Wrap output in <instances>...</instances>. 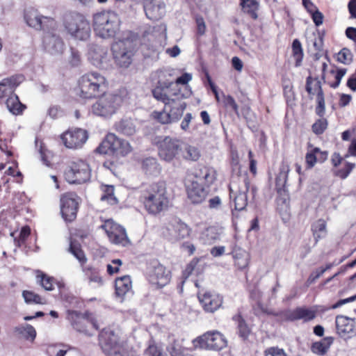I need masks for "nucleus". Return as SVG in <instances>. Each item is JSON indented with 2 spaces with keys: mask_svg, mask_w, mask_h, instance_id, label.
I'll return each mask as SVG.
<instances>
[{
  "mask_svg": "<svg viewBox=\"0 0 356 356\" xmlns=\"http://www.w3.org/2000/svg\"><path fill=\"white\" fill-rule=\"evenodd\" d=\"M141 198L145 210L154 216L168 210L169 207L170 201L164 182L153 183L148 186Z\"/></svg>",
  "mask_w": 356,
  "mask_h": 356,
  "instance_id": "f257e3e1",
  "label": "nucleus"
},
{
  "mask_svg": "<svg viewBox=\"0 0 356 356\" xmlns=\"http://www.w3.org/2000/svg\"><path fill=\"white\" fill-rule=\"evenodd\" d=\"M127 96L125 90L113 93H103L92 104V113L100 117L109 118L122 106Z\"/></svg>",
  "mask_w": 356,
  "mask_h": 356,
  "instance_id": "f03ea898",
  "label": "nucleus"
},
{
  "mask_svg": "<svg viewBox=\"0 0 356 356\" xmlns=\"http://www.w3.org/2000/svg\"><path fill=\"white\" fill-rule=\"evenodd\" d=\"M79 96L83 99H92L105 92L108 83L104 76L97 72L83 75L79 81Z\"/></svg>",
  "mask_w": 356,
  "mask_h": 356,
  "instance_id": "7ed1b4c3",
  "label": "nucleus"
},
{
  "mask_svg": "<svg viewBox=\"0 0 356 356\" xmlns=\"http://www.w3.org/2000/svg\"><path fill=\"white\" fill-rule=\"evenodd\" d=\"M63 25L67 33L74 38L86 40L90 36L91 29L86 17L77 12H70L64 15Z\"/></svg>",
  "mask_w": 356,
  "mask_h": 356,
  "instance_id": "20e7f679",
  "label": "nucleus"
},
{
  "mask_svg": "<svg viewBox=\"0 0 356 356\" xmlns=\"http://www.w3.org/2000/svg\"><path fill=\"white\" fill-rule=\"evenodd\" d=\"M93 27L102 38H113L120 29L118 16L114 12L103 11L93 15Z\"/></svg>",
  "mask_w": 356,
  "mask_h": 356,
  "instance_id": "39448f33",
  "label": "nucleus"
},
{
  "mask_svg": "<svg viewBox=\"0 0 356 356\" xmlns=\"http://www.w3.org/2000/svg\"><path fill=\"white\" fill-rule=\"evenodd\" d=\"M99 340L106 356H129L126 344L113 331L103 330L99 335Z\"/></svg>",
  "mask_w": 356,
  "mask_h": 356,
  "instance_id": "423d86ee",
  "label": "nucleus"
},
{
  "mask_svg": "<svg viewBox=\"0 0 356 356\" xmlns=\"http://www.w3.org/2000/svg\"><path fill=\"white\" fill-rule=\"evenodd\" d=\"M161 159L170 163L174 159H179L182 150V143L176 138L159 136L155 139Z\"/></svg>",
  "mask_w": 356,
  "mask_h": 356,
  "instance_id": "0eeeda50",
  "label": "nucleus"
},
{
  "mask_svg": "<svg viewBox=\"0 0 356 356\" xmlns=\"http://www.w3.org/2000/svg\"><path fill=\"white\" fill-rule=\"evenodd\" d=\"M111 49L116 64L122 67H128L132 61L136 43L131 38L119 40L113 44Z\"/></svg>",
  "mask_w": 356,
  "mask_h": 356,
  "instance_id": "6e6552de",
  "label": "nucleus"
},
{
  "mask_svg": "<svg viewBox=\"0 0 356 356\" xmlns=\"http://www.w3.org/2000/svg\"><path fill=\"white\" fill-rule=\"evenodd\" d=\"M67 319L70 321L74 330L88 336L92 335V334L89 333L86 329L88 324H90L95 330H99L97 321L88 312L81 313L78 311L67 310Z\"/></svg>",
  "mask_w": 356,
  "mask_h": 356,
  "instance_id": "1a4fd4ad",
  "label": "nucleus"
},
{
  "mask_svg": "<svg viewBox=\"0 0 356 356\" xmlns=\"http://www.w3.org/2000/svg\"><path fill=\"white\" fill-rule=\"evenodd\" d=\"M193 343L195 348L218 351L227 346V341L219 332L211 331L195 339Z\"/></svg>",
  "mask_w": 356,
  "mask_h": 356,
  "instance_id": "9d476101",
  "label": "nucleus"
},
{
  "mask_svg": "<svg viewBox=\"0 0 356 356\" xmlns=\"http://www.w3.org/2000/svg\"><path fill=\"white\" fill-rule=\"evenodd\" d=\"M64 175L66 181L70 184H81L90 180L91 170L86 162L79 160L72 163Z\"/></svg>",
  "mask_w": 356,
  "mask_h": 356,
  "instance_id": "9b49d317",
  "label": "nucleus"
},
{
  "mask_svg": "<svg viewBox=\"0 0 356 356\" xmlns=\"http://www.w3.org/2000/svg\"><path fill=\"white\" fill-rule=\"evenodd\" d=\"M242 184L237 186L234 183L229 185V197L237 211L244 210L248 205L247 193L250 189V180L247 175L241 177Z\"/></svg>",
  "mask_w": 356,
  "mask_h": 356,
  "instance_id": "f8f14e48",
  "label": "nucleus"
},
{
  "mask_svg": "<svg viewBox=\"0 0 356 356\" xmlns=\"http://www.w3.org/2000/svg\"><path fill=\"white\" fill-rule=\"evenodd\" d=\"M318 310L316 307H298L295 309H286L281 311L282 321H296L302 320L303 322H309L314 320L317 315Z\"/></svg>",
  "mask_w": 356,
  "mask_h": 356,
  "instance_id": "ddd939ff",
  "label": "nucleus"
},
{
  "mask_svg": "<svg viewBox=\"0 0 356 356\" xmlns=\"http://www.w3.org/2000/svg\"><path fill=\"white\" fill-rule=\"evenodd\" d=\"M316 81L314 87L312 88V84L313 83L314 79L312 76H308L306 79V86L305 90L310 95V99L313 98V96L316 92V101L317 105L315 108V113L319 117H323L325 113V95L324 92L322 88V85L321 81L318 80V79H315Z\"/></svg>",
  "mask_w": 356,
  "mask_h": 356,
  "instance_id": "4468645a",
  "label": "nucleus"
},
{
  "mask_svg": "<svg viewBox=\"0 0 356 356\" xmlns=\"http://www.w3.org/2000/svg\"><path fill=\"white\" fill-rule=\"evenodd\" d=\"M100 227L105 230L111 243L122 246H126L129 243L126 230L123 227L107 220Z\"/></svg>",
  "mask_w": 356,
  "mask_h": 356,
  "instance_id": "2eb2a0df",
  "label": "nucleus"
},
{
  "mask_svg": "<svg viewBox=\"0 0 356 356\" xmlns=\"http://www.w3.org/2000/svg\"><path fill=\"white\" fill-rule=\"evenodd\" d=\"M148 276L149 282L159 287L165 286L170 280V271L158 261H153L150 264Z\"/></svg>",
  "mask_w": 356,
  "mask_h": 356,
  "instance_id": "dca6fc26",
  "label": "nucleus"
},
{
  "mask_svg": "<svg viewBox=\"0 0 356 356\" xmlns=\"http://www.w3.org/2000/svg\"><path fill=\"white\" fill-rule=\"evenodd\" d=\"M88 138V132L80 128L69 129L61 135L65 146L70 149L81 147Z\"/></svg>",
  "mask_w": 356,
  "mask_h": 356,
  "instance_id": "f3484780",
  "label": "nucleus"
},
{
  "mask_svg": "<svg viewBox=\"0 0 356 356\" xmlns=\"http://www.w3.org/2000/svg\"><path fill=\"white\" fill-rule=\"evenodd\" d=\"M197 298L204 310L210 313H213L218 309L223 302L221 296L204 289L199 290Z\"/></svg>",
  "mask_w": 356,
  "mask_h": 356,
  "instance_id": "a211bd4d",
  "label": "nucleus"
},
{
  "mask_svg": "<svg viewBox=\"0 0 356 356\" xmlns=\"http://www.w3.org/2000/svg\"><path fill=\"white\" fill-rule=\"evenodd\" d=\"M154 99L163 103L165 105L169 104L179 97H182L183 93L177 86H168L165 85H156L152 90Z\"/></svg>",
  "mask_w": 356,
  "mask_h": 356,
  "instance_id": "6ab92c4d",
  "label": "nucleus"
},
{
  "mask_svg": "<svg viewBox=\"0 0 356 356\" xmlns=\"http://www.w3.org/2000/svg\"><path fill=\"white\" fill-rule=\"evenodd\" d=\"M24 19L28 26L36 30H46L49 26L54 27L56 24L52 18L42 16L36 10L33 8L25 11Z\"/></svg>",
  "mask_w": 356,
  "mask_h": 356,
  "instance_id": "aec40b11",
  "label": "nucleus"
},
{
  "mask_svg": "<svg viewBox=\"0 0 356 356\" xmlns=\"http://www.w3.org/2000/svg\"><path fill=\"white\" fill-rule=\"evenodd\" d=\"M165 236L170 241H179L188 237L191 229L188 226L180 220L174 218L167 225Z\"/></svg>",
  "mask_w": 356,
  "mask_h": 356,
  "instance_id": "412c9836",
  "label": "nucleus"
},
{
  "mask_svg": "<svg viewBox=\"0 0 356 356\" xmlns=\"http://www.w3.org/2000/svg\"><path fill=\"white\" fill-rule=\"evenodd\" d=\"M335 323L337 332L340 337L348 339L356 335V323L353 318L337 316Z\"/></svg>",
  "mask_w": 356,
  "mask_h": 356,
  "instance_id": "4be33fe9",
  "label": "nucleus"
},
{
  "mask_svg": "<svg viewBox=\"0 0 356 356\" xmlns=\"http://www.w3.org/2000/svg\"><path fill=\"white\" fill-rule=\"evenodd\" d=\"M78 202L72 194L64 195L60 198V211L66 221L72 222L76 217Z\"/></svg>",
  "mask_w": 356,
  "mask_h": 356,
  "instance_id": "5701e85b",
  "label": "nucleus"
},
{
  "mask_svg": "<svg viewBox=\"0 0 356 356\" xmlns=\"http://www.w3.org/2000/svg\"><path fill=\"white\" fill-rule=\"evenodd\" d=\"M43 45L45 50L52 55L61 54L64 49V43L60 37L51 32L45 33Z\"/></svg>",
  "mask_w": 356,
  "mask_h": 356,
  "instance_id": "b1692460",
  "label": "nucleus"
},
{
  "mask_svg": "<svg viewBox=\"0 0 356 356\" xmlns=\"http://www.w3.org/2000/svg\"><path fill=\"white\" fill-rule=\"evenodd\" d=\"M22 74H15L3 79L0 82V99L13 95L16 88L24 81Z\"/></svg>",
  "mask_w": 356,
  "mask_h": 356,
  "instance_id": "393cba45",
  "label": "nucleus"
},
{
  "mask_svg": "<svg viewBox=\"0 0 356 356\" xmlns=\"http://www.w3.org/2000/svg\"><path fill=\"white\" fill-rule=\"evenodd\" d=\"M144 10L147 18L157 21L165 15V5L162 0L146 1Z\"/></svg>",
  "mask_w": 356,
  "mask_h": 356,
  "instance_id": "a878e982",
  "label": "nucleus"
},
{
  "mask_svg": "<svg viewBox=\"0 0 356 356\" xmlns=\"http://www.w3.org/2000/svg\"><path fill=\"white\" fill-rule=\"evenodd\" d=\"M185 98L186 96L183 94L182 97H179L165 105V109L168 111L173 122L178 121L183 115L186 108V103L184 102Z\"/></svg>",
  "mask_w": 356,
  "mask_h": 356,
  "instance_id": "bb28decb",
  "label": "nucleus"
},
{
  "mask_svg": "<svg viewBox=\"0 0 356 356\" xmlns=\"http://www.w3.org/2000/svg\"><path fill=\"white\" fill-rule=\"evenodd\" d=\"M90 58L93 65L106 70L110 66V56L106 49L97 47L90 53Z\"/></svg>",
  "mask_w": 356,
  "mask_h": 356,
  "instance_id": "cd10ccee",
  "label": "nucleus"
},
{
  "mask_svg": "<svg viewBox=\"0 0 356 356\" xmlns=\"http://www.w3.org/2000/svg\"><path fill=\"white\" fill-rule=\"evenodd\" d=\"M207 191L197 181H193L188 190V197L193 204L201 203L207 197Z\"/></svg>",
  "mask_w": 356,
  "mask_h": 356,
  "instance_id": "c85d7f7f",
  "label": "nucleus"
},
{
  "mask_svg": "<svg viewBox=\"0 0 356 356\" xmlns=\"http://www.w3.org/2000/svg\"><path fill=\"white\" fill-rule=\"evenodd\" d=\"M113 154L125 156L132 152V147L126 140L113 134Z\"/></svg>",
  "mask_w": 356,
  "mask_h": 356,
  "instance_id": "c756f323",
  "label": "nucleus"
},
{
  "mask_svg": "<svg viewBox=\"0 0 356 356\" xmlns=\"http://www.w3.org/2000/svg\"><path fill=\"white\" fill-rule=\"evenodd\" d=\"M115 130L124 136H131L136 132V127L131 118H123L115 124Z\"/></svg>",
  "mask_w": 356,
  "mask_h": 356,
  "instance_id": "7c9ffc66",
  "label": "nucleus"
},
{
  "mask_svg": "<svg viewBox=\"0 0 356 356\" xmlns=\"http://www.w3.org/2000/svg\"><path fill=\"white\" fill-rule=\"evenodd\" d=\"M13 331L19 337L31 342L34 341L37 334L35 329L27 323L15 327Z\"/></svg>",
  "mask_w": 356,
  "mask_h": 356,
  "instance_id": "2f4dec72",
  "label": "nucleus"
},
{
  "mask_svg": "<svg viewBox=\"0 0 356 356\" xmlns=\"http://www.w3.org/2000/svg\"><path fill=\"white\" fill-rule=\"evenodd\" d=\"M115 293L119 297L124 296L131 289V281L129 275L118 277L115 282Z\"/></svg>",
  "mask_w": 356,
  "mask_h": 356,
  "instance_id": "473e14b6",
  "label": "nucleus"
},
{
  "mask_svg": "<svg viewBox=\"0 0 356 356\" xmlns=\"http://www.w3.org/2000/svg\"><path fill=\"white\" fill-rule=\"evenodd\" d=\"M201 156L200 149L188 144H182V150L180 154V158L188 161H197Z\"/></svg>",
  "mask_w": 356,
  "mask_h": 356,
  "instance_id": "72a5a7b5",
  "label": "nucleus"
},
{
  "mask_svg": "<svg viewBox=\"0 0 356 356\" xmlns=\"http://www.w3.org/2000/svg\"><path fill=\"white\" fill-rule=\"evenodd\" d=\"M334 339L332 337H325L323 341H316L312 343L311 350L316 355H324L328 351L333 343Z\"/></svg>",
  "mask_w": 356,
  "mask_h": 356,
  "instance_id": "f704fd0d",
  "label": "nucleus"
},
{
  "mask_svg": "<svg viewBox=\"0 0 356 356\" xmlns=\"http://www.w3.org/2000/svg\"><path fill=\"white\" fill-rule=\"evenodd\" d=\"M142 168L146 174L150 175H157L161 171L160 165L154 157L144 159L142 161Z\"/></svg>",
  "mask_w": 356,
  "mask_h": 356,
  "instance_id": "c9c22d12",
  "label": "nucleus"
},
{
  "mask_svg": "<svg viewBox=\"0 0 356 356\" xmlns=\"http://www.w3.org/2000/svg\"><path fill=\"white\" fill-rule=\"evenodd\" d=\"M235 265L241 270L245 268L250 261V254L245 250L238 248L233 251Z\"/></svg>",
  "mask_w": 356,
  "mask_h": 356,
  "instance_id": "e433bc0d",
  "label": "nucleus"
},
{
  "mask_svg": "<svg viewBox=\"0 0 356 356\" xmlns=\"http://www.w3.org/2000/svg\"><path fill=\"white\" fill-rule=\"evenodd\" d=\"M6 104L8 111L13 115L21 114L26 108V106L20 102L18 96L15 94L8 97Z\"/></svg>",
  "mask_w": 356,
  "mask_h": 356,
  "instance_id": "4c0bfd02",
  "label": "nucleus"
},
{
  "mask_svg": "<svg viewBox=\"0 0 356 356\" xmlns=\"http://www.w3.org/2000/svg\"><path fill=\"white\" fill-rule=\"evenodd\" d=\"M289 166L286 164H282L280 168V172L275 179V186L278 193L284 191V187L288 179Z\"/></svg>",
  "mask_w": 356,
  "mask_h": 356,
  "instance_id": "58836bf2",
  "label": "nucleus"
},
{
  "mask_svg": "<svg viewBox=\"0 0 356 356\" xmlns=\"http://www.w3.org/2000/svg\"><path fill=\"white\" fill-rule=\"evenodd\" d=\"M157 76V82L156 85H165L168 86H177L175 83V79L172 76L170 70H160L156 72Z\"/></svg>",
  "mask_w": 356,
  "mask_h": 356,
  "instance_id": "ea45409f",
  "label": "nucleus"
},
{
  "mask_svg": "<svg viewBox=\"0 0 356 356\" xmlns=\"http://www.w3.org/2000/svg\"><path fill=\"white\" fill-rule=\"evenodd\" d=\"M240 5L242 6L244 12L250 15V16L257 19L258 17L257 10H259V4L257 0H240Z\"/></svg>",
  "mask_w": 356,
  "mask_h": 356,
  "instance_id": "a19ab883",
  "label": "nucleus"
},
{
  "mask_svg": "<svg viewBox=\"0 0 356 356\" xmlns=\"http://www.w3.org/2000/svg\"><path fill=\"white\" fill-rule=\"evenodd\" d=\"M220 238L218 229L216 227H209L205 229L201 234V238L206 244H212Z\"/></svg>",
  "mask_w": 356,
  "mask_h": 356,
  "instance_id": "79ce46f5",
  "label": "nucleus"
},
{
  "mask_svg": "<svg viewBox=\"0 0 356 356\" xmlns=\"http://www.w3.org/2000/svg\"><path fill=\"white\" fill-rule=\"evenodd\" d=\"M113 134L106 135L105 139L96 148L95 152L102 154H113Z\"/></svg>",
  "mask_w": 356,
  "mask_h": 356,
  "instance_id": "37998d69",
  "label": "nucleus"
},
{
  "mask_svg": "<svg viewBox=\"0 0 356 356\" xmlns=\"http://www.w3.org/2000/svg\"><path fill=\"white\" fill-rule=\"evenodd\" d=\"M104 194L101 197L102 201H108L111 204H115L118 202V199L114 195V186L113 185H102L101 186Z\"/></svg>",
  "mask_w": 356,
  "mask_h": 356,
  "instance_id": "c03bdc74",
  "label": "nucleus"
},
{
  "mask_svg": "<svg viewBox=\"0 0 356 356\" xmlns=\"http://www.w3.org/2000/svg\"><path fill=\"white\" fill-rule=\"evenodd\" d=\"M293 56L296 60L295 65L299 67L302 64L303 59V50L302 44L298 39H295L292 42Z\"/></svg>",
  "mask_w": 356,
  "mask_h": 356,
  "instance_id": "a18cd8bd",
  "label": "nucleus"
},
{
  "mask_svg": "<svg viewBox=\"0 0 356 356\" xmlns=\"http://www.w3.org/2000/svg\"><path fill=\"white\" fill-rule=\"evenodd\" d=\"M346 71L347 70L345 68L339 69L337 70H335L334 69L331 70L330 71V75L334 76V81L332 82L330 81V76H328L327 82L330 85V86L333 88H337L339 86L343 76L346 74Z\"/></svg>",
  "mask_w": 356,
  "mask_h": 356,
  "instance_id": "49530a36",
  "label": "nucleus"
},
{
  "mask_svg": "<svg viewBox=\"0 0 356 356\" xmlns=\"http://www.w3.org/2000/svg\"><path fill=\"white\" fill-rule=\"evenodd\" d=\"M312 230L313 232V235L315 238L316 243L318 241V240L322 237L320 233L326 232V222L323 219H318L316 220L312 227Z\"/></svg>",
  "mask_w": 356,
  "mask_h": 356,
  "instance_id": "de8ad7c7",
  "label": "nucleus"
},
{
  "mask_svg": "<svg viewBox=\"0 0 356 356\" xmlns=\"http://www.w3.org/2000/svg\"><path fill=\"white\" fill-rule=\"evenodd\" d=\"M234 319L238 321V332L239 337L244 340L246 339L250 333V330L245 320L240 315L234 316Z\"/></svg>",
  "mask_w": 356,
  "mask_h": 356,
  "instance_id": "09e8293b",
  "label": "nucleus"
},
{
  "mask_svg": "<svg viewBox=\"0 0 356 356\" xmlns=\"http://www.w3.org/2000/svg\"><path fill=\"white\" fill-rule=\"evenodd\" d=\"M336 60L344 65H349L353 61V54L348 48H343L335 56Z\"/></svg>",
  "mask_w": 356,
  "mask_h": 356,
  "instance_id": "8fccbe9b",
  "label": "nucleus"
},
{
  "mask_svg": "<svg viewBox=\"0 0 356 356\" xmlns=\"http://www.w3.org/2000/svg\"><path fill=\"white\" fill-rule=\"evenodd\" d=\"M38 282L44 288L46 291H52L54 289L53 286V277H51L46 274L41 273L37 275Z\"/></svg>",
  "mask_w": 356,
  "mask_h": 356,
  "instance_id": "3c124183",
  "label": "nucleus"
},
{
  "mask_svg": "<svg viewBox=\"0 0 356 356\" xmlns=\"http://www.w3.org/2000/svg\"><path fill=\"white\" fill-rule=\"evenodd\" d=\"M69 251L81 262L85 263L86 258L83 251L80 248V245L77 243H74L72 241L70 242L69 247Z\"/></svg>",
  "mask_w": 356,
  "mask_h": 356,
  "instance_id": "603ef678",
  "label": "nucleus"
},
{
  "mask_svg": "<svg viewBox=\"0 0 356 356\" xmlns=\"http://www.w3.org/2000/svg\"><path fill=\"white\" fill-rule=\"evenodd\" d=\"M168 350L171 356H193L186 350L179 346L175 341L168 347Z\"/></svg>",
  "mask_w": 356,
  "mask_h": 356,
  "instance_id": "864d4df0",
  "label": "nucleus"
},
{
  "mask_svg": "<svg viewBox=\"0 0 356 356\" xmlns=\"http://www.w3.org/2000/svg\"><path fill=\"white\" fill-rule=\"evenodd\" d=\"M22 296L28 304H42V298L37 293L31 291H24Z\"/></svg>",
  "mask_w": 356,
  "mask_h": 356,
  "instance_id": "5fc2aeb1",
  "label": "nucleus"
},
{
  "mask_svg": "<svg viewBox=\"0 0 356 356\" xmlns=\"http://www.w3.org/2000/svg\"><path fill=\"white\" fill-rule=\"evenodd\" d=\"M312 125V131L316 135L322 134L327 127V120L323 117Z\"/></svg>",
  "mask_w": 356,
  "mask_h": 356,
  "instance_id": "6e6d98bb",
  "label": "nucleus"
},
{
  "mask_svg": "<svg viewBox=\"0 0 356 356\" xmlns=\"http://www.w3.org/2000/svg\"><path fill=\"white\" fill-rule=\"evenodd\" d=\"M313 46L314 49L317 51L315 56L316 59L321 56V53L323 51V34L318 33V37H315L313 41Z\"/></svg>",
  "mask_w": 356,
  "mask_h": 356,
  "instance_id": "4d7b16f0",
  "label": "nucleus"
},
{
  "mask_svg": "<svg viewBox=\"0 0 356 356\" xmlns=\"http://www.w3.org/2000/svg\"><path fill=\"white\" fill-rule=\"evenodd\" d=\"M355 167V163L346 162L344 167L335 171L334 174L336 176L344 179L349 175Z\"/></svg>",
  "mask_w": 356,
  "mask_h": 356,
  "instance_id": "13d9d810",
  "label": "nucleus"
},
{
  "mask_svg": "<svg viewBox=\"0 0 356 356\" xmlns=\"http://www.w3.org/2000/svg\"><path fill=\"white\" fill-rule=\"evenodd\" d=\"M31 234V229L29 226H24L21 229L19 232V238H15V243L16 245L20 247L22 244L24 243L26 238Z\"/></svg>",
  "mask_w": 356,
  "mask_h": 356,
  "instance_id": "bf43d9fd",
  "label": "nucleus"
},
{
  "mask_svg": "<svg viewBox=\"0 0 356 356\" xmlns=\"http://www.w3.org/2000/svg\"><path fill=\"white\" fill-rule=\"evenodd\" d=\"M154 118L161 124H168L173 122L167 110L164 108L163 111L154 112Z\"/></svg>",
  "mask_w": 356,
  "mask_h": 356,
  "instance_id": "052dcab7",
  "label": "nucleus"
},
{
  "mask_svg": "<svg viewBox=\"0 0 356 356\" xmlns=\"http://www.w3.org/2000/svg\"><path fill=\"white\" fill-rule=\"evenodd\" d=\"M216 174L215 170L212 168H209L200 181L206 185H210L216 179Z\"/></svg>",
  "mask_w": 356,
  "mask_h": 356,
  "instance_id": "680f3d73",
  "label": "nucleus"
},
{
  "mask_svg": "<svg viewBox=\"0 0 356 356\" xmlns=\"http://www.w3.org/2000/svg\"><path fill=\"white\" fill-rule=\"evenodd\" d=\"M264 356H287L282 348L278 347H270L264 352Z\"/></svg>",
  "mask_w": 356,
  "mask_h": 356,
  "instance_id": "e2e57ef3",
  "label": "nucleus"
},
{
  "mask_svg": "<svg viewBox=\"0 0 356 356\" xmlns=\"http://www.w3.org/2000/svg\"><path fill=\"white\" fill-rule=\"evenodd\" d=\"M122 264V261L120 259H113L111 264L107 265V272L109 275H113L118 273L120 269V266Z\"/></svg>",
  "mask_w": 356,
  "mask_h": 356,
  "instance_id": "0e129e2a",
  "label": "nucleus"
},
{
  "mask_svg": "<svg viewBox=\"0 0 356 356\" xmlns=\"http://www.w3.org/2000/svg\"><path fill=\"white\" fill-rule=\"evenodd\" d=\"M224 104L225 106L231 108L236 114L238 113V106L233 97L231 95L224 96Z\"/></svg>",
  "mask_w": 356,
  "mask_h": 356,
  "instance_id": "69168bd1",
  "label": "nucleus"
},
{
  "mask_svg": "<svg viewBox=\"0 0 356 356\" xmlns=\"http://www.w3.org/2000/svg\"><path fill=\"white\" fill-rule=\"evenodd\" d=\"M311 15L314 21V23L316 26H319L323 24L324 16L323 13L318 10V8L315 10L314 12H312L311 13Z\"/></svg>",
  "mask_w": 356,
  "mask_h": 356,
  "instance_id": "338daca9",
  "label": "nucleus"
},
{
  "mask_svg": "<svg viewBox=\"0 0 356 356\" xmlns=\"http://www.w3.org/2000/svg\"><path fill=\"white\" fill-rule=\"evenodd\" d=\"M147 352L150 356H166V355L163 353L161 350L155 345H150Z\"/></svg>",
  "mask_w": 356,
  "mask_h": 356,
  "instance_id": "774afa93",
  "label": "nucleus"
}]
</instances>
